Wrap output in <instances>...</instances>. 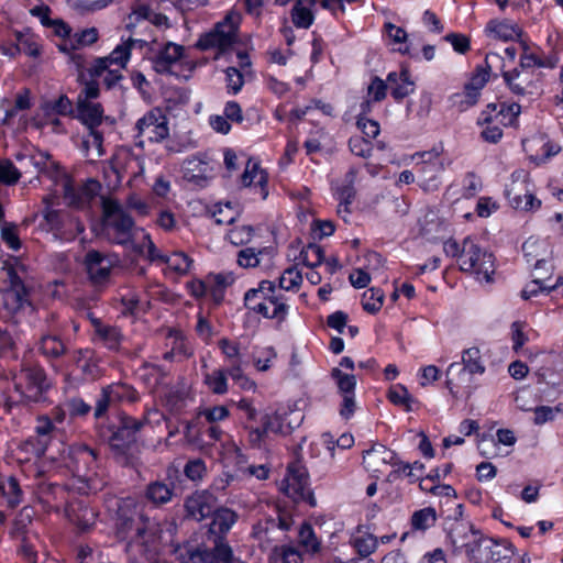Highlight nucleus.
I'll list each match as a JSON object with an SVG mask.
<instances>
[{"label":"nucleus","mask_w":563,"mask_h":563,"mask_svg":"<svg viewBox=\"0 0 563 563\" xmlns=\"http://www.w3.org/2000/svg\"><path fill=\"white\" fill-rule=\"evenodd\" d=\"M98 453L85 443H73L63 449L57 461L58 466L65 467L71 475L70 482L57 483L46 477L44 472L36 468L35 493L41 501L65 499L67 492L74 490L79 495H88L92 490L91 481L97 468Z\"/></svg>","instance_id":"obj_1"},{"label":"nucleus","mask_w":563,"mask_h":563,"mask_svg":"<svg viewBox=\"0 0 563 563\" xmlns=\"http://www.w3.org/2000/svg\"><path fill=\"white\" fill-rule=\"evenodd\" d=\"M113 525L117 539L131 548H140L142 553L147 552L155 540L150 518L132 497L118 499Z\"/></svg>","instance_id":"obj_2"},{"label":"nucleus","mask_w":563,"mask_h":563,"mask_svg":"<svg viewBox=\"0 0 563 563\" xmlns=\"http://www.w3.org/2000/svg\"><path fill=\"white\" fill-rule=\"evenodd\" d=\"M243 306L264 319L275 320L278 327L287 320L290 310L288 298L277 289L276 280L268 279L244 292Z\"/></svg>","instance_id":"obj_3"},{"label":"nucleus","mask_w":563,"mask_h":563,"mask_svg":"<svg viewBox=\"0 0 563 563\" xmlns=\"http://www.w3.org/2000/svg\"><path fill=\"white\" fill-rule=\"evenodd\" d=\"M143 426V421L126 413H121L117 423L108 424L103 437L112 457L118 464L122 466L133 465L137 452V433Z\"/></svg>","instance_id":"obj_4"},{"label":"nucleus","mask_w":563,"mask_h":563,"mask_svg":"<svg viewBox=\"0 0 563 563\" xmlns=\"http://www.w3.org/2000/svg\"><path fill=\"white\" fill-rule=\"evenodd\" d=\"M241 20L239 12L229 11L209 31L199 35L195 47L201 52L214 51L216 60L231 54L239 42Z\"/></svg>","instance_id":"obj_5"},{"label":"nucleus","mask_w":563,"mask_h":563,"mask_svg":"<svg viewBox=\"0 0 563 563\" xmlns=\"http://www.w3.org/2000/svg\"><path fill=\"white\" fill-rule=\"evenodd\" d=\"M443 250L448 256L457 257L461 271L473 273L478 282L493 280V253L483 252L470 238L463 241L462 246L456 240L449 239Z\"/></svg>","instance_id":"obj_6"},{"label":"nucleus","mask_w":563,"mask_h":563,"mask_svg":"<svg viewBox=\"0 0 563 563\" xmlns=\"http://www.w3.org/2000/svg\"><path fill=\"white\" fill-rule=\"evenodd\" d=\"M14 390L19 394V404L30 406L48 401L53 387L52 379L38 363L22 364L13 376Z\"/></svg>","instance_id":"obj_7"},{"label":"nucleus","mask_w":563,"mask_h":563,"mask_svg":"<svg viewBox=\"0 0 563 563\" xmlns=\"http://www.w3.org/2000/svg\"><path fill=\"white\" fill-rule=\"evenodd\" d=\"M134 224V219L123 209L118 200H103L101 231L109 241L120 245L131 242Z\"/></svg>","instance_id":"obj_8"},{"label":"nucleus","mask_w":563,"mask_h":563,"mask_svg":"<svg viewBox=\"0 0 563 563\" xmlns=\"http://www.w3.org/2000/svg\"><path fill=\"white\" fill-rule=\"evenodd\" d=\"M134 144L143 148L145 142L161 143L169 136L168 119L159 107H154L141 117L134 126Z\"/></svg>","instance_id":"obj_9"},{"label":"nucleus","mask_w":563,"mask_h":563,"mask_svg":"<svg viewBox=\"0 0 563 563\" xmlns=\"http://www.w3.org/2000/svg\"><path fill=\"white\" fill-rule=\"evenodd\" d=\"M280 490L295 504L303 503L310 507L317 506L313 492L309 487V474L299 462L287 466L285 478L280 483Z\"/></svg>","instance_id":"obj_10"},{"label":"nucleus","mask_w":563,"mask_h":563,"mask_svg":"<svg viewBox=\"0 0 563 563\" xmlns=\"http://www.w3.org/2000/svg\"><path fill=\"white\" fill-rule=\"evenodd\" d=\"M4 269L9 283V287L3 292L4 309L12 317L21 314L26 308L33 309L31 287L24 283L14 265L7 263Z\"/></svg>","instance_id":"obj_11"},{"label":"nucleus","mask_w":563,"mask_h":563,"mask_svg":"<svg viewBox=\"0 0 563 563\" xmlns=\"http://www.w3.org/2000/svg\"><path fill=\"white\" fill-rule=\"evenodd\" d=\"M292 428L287 423V415L278 411L264 413L260 418V426L250 424L245 427L246 442L250 449L261 450L269 433L288 434Z\"/></svg>","instance_id":"obj_12"},{"label":"nucleus","mask_w":563,"mask_h":563,"mask_svg":"<svg viewBox=\"0 0 563 563\" xmlns=\"http://www.w3.org/2000/svg\"><path fill=\"white\" fill-rule=\"evenodd\" d=\"M213 548L190 547L180 554L181 563H245L234 556L227 540H213Z\"/></svg>","instance_id":"obj_13"},{"label":"nucleus","mask_w":563,"mask_h":563,"mask_svg":"<svg viewBox=\"0 0 563 563\" xmlns=\"http://www.w3.org/2000/svg\"><path fill=\"white\" fill-rule=\"evenodd\" d=\"M505 197L516 210L532 211L541 206V201L529 190L527 173L522 169L511 174L510 184L505 186Z\"/></svg>","instance_id":"obj_14"},{"label":"nucleus","mask_w":563,"mask_h":563,"mask_svg":"<svg viewBox=\"0 0 563 563\" xmlns=\"http://www.w3.org/2000/svg\"><path fill=\"white\" fill-rule=\"evenodd\" d=\"M485 366L482 362L481 351L478 347L473 346L466 349L462 353V362H453L446 369L445 386L454 399L459 398V384L454 383L453 375L457 374L464 376L466 373L470 375L483 374Z\"/></svg>","instance_id":"obj_15"},{"label":"nucleus","mask_w":563,"mask_h":563,"mask_svg":"<svg viewBox=\"0 0 563 563\" xmlns=\"http://www.w3.org/2000/svg\"><path fill=\"white\" fill-rule=\"evenodd\" d=\"M82 264L93 286H103L110 280L114 262L109 254L91 249L86 252Z\"/></svg>","instance_id":"obj_16"},{"label":"nucleus","mask_w":563,"mask_h":563,"mask_svg":"<svg viewBox=\"0 0 563 563\" xmlns=\"http://www.w3.org/2000/svg\"><path fill=\"white\" fill-rule=\"evenodd\" d=\"M101 188L100 181L95 178H88L79 187L68 181L64 186V199L68 207L82 210L100 195Z\"/></svg>","instance_id":"obj_17"},{"label":"nucleus","mask_w":563,"mask_h":563,"mask_svg":"<svg viewBox=\"0 0 563 563\" xmlns=\"http://www.w3.org/2000/svg\"><path fill=\"white\" fill-rule=\"evenodd\" d=\"M65 512L79 533L89 531L96 525L97 512L82 500L67 501Z\"/></svg>","instance_id":"obj_18"},{"label":"nucleus","mask_w":563,"mask_h":563,"mask_svg":"<svg viewBox=\"0 0 563 563\" xmlns=\"http://www.w3.org/2000/svg\"><path fill=\"white\" fill-rule=\"evenodd\" d=\"M24 492L16 475L0 473V504L14 509L23 503Z\"/></svg>","instance_id":"obj_19"},{"label":"nucleus","mask_w":563,"mask_h":563,"mask_svg":"<svg viewBox=\"0 0 563 563\" xmlns=\"http://www.w3.org/2000/svg\"><path fill=\"white\" fill-rule=\"evenodd\" d=\"M36 349L49 364L59 361L68 351L65 341L56 333H43L37 342Z\"/></svg>","instance_id":"obj_20"},{"label":"nucleus","mask_w":563,"mask_h":563,"mask_svg":"<svg viewBox=\"0 0 563 563\" xmlns=\"http://www.w3.org/2000/svg\"><path fill=\"white\" fill-rule=\"evenodd\" d=\"M241 183L244 187L253 188L262 200L268 197V174L261 168L260 163L249 159Z\"/></svg>","instance_id":"obj_21"},{"label":"nucleus","mask_w":563,"mask_h":563,"mask_svg":"<svg viewBox=\"0 0 563 563\" xmlns=\"http://www.w3.org/2000/svg\"><path fill=\"white\" fill-rule=\"evenodd\" d=\"M185 47L183 45L168 42L153 57V68L158 74H167L172 66L184 56Z\"/></svg>","instance_id":"obj_22"},{"label":"nucleus","mask_w":563,"mask_h":563,"mask_svg":"<svg viewBox=\"0 0 563 563\" xmlns=\"http://www.w3.org/2000/svg\"><path fill=\"white\" fill-rule=\"evenodd\" d=\"M76 115L88 130L99 128L103 122L104 110L101 103L81 100L78 98L76 104Z\"/></svg>","instance_id":"obj_23"},{"label":"nucleus","mask_w":563,"mask_h":563,"mask_svg":"<svg viewBox=\"0 0 563 563\" xmlns=\"http://www.w3.org/2000/svg\"><path fill=\"white\" fill-rule=\"evenodd\" d=\"M236 520L238 515L235 511L227 507H220L211 514L209 532L214 536V540H225L227 533Z\"/></svg>","instance_id":"obj_24"},{"label":"nucleus","mask_w":563,"mask_h":563,"mask_svg":"<svg viewBox=\"0 0 563 563\" xmlns=\"http://www.w3.org/2000/svg\"><path fill=\"white\" fill-rule=\"evenodd\" d=\"M474 540L467 547V555L472 563H493V538L473 532Z\"/></svg>","instance_id":"obj_25"},{"label":"nucleus","mask_w":563,"mask_h":563,"mask_svg":"<svg viewBox=\"0 0 563 563\" xmlns=\"http://www.w3.org/2000/svg\"><path fill=\"white\" fill-rule=\"evenodd\" d=\"M390 96L399 102L415 91V82L410 79V73L401 69L399 73L390 71L387 75Z\"/></svg>","instance_id":"obj_26"},{"label":"nucleus","mask_w":563,"mask_h":563,"mask_svg":"<svg viewBox=\"0 0 563 563\" xmlns=\"http://www.w3.org/2000/svg\"><path fill=\"white\" fill-rule=\"evenodd\" d=\"M123 335L117 325L93 321V341H98L109 351H119Z\"/></svg>","instance_id":"obj_27"},{"label":"nucleus","mask_w":563,"mask_h":563,"mask_svg":"<svg viewBox=\"0 0 563 563\" xmlns=\"http://www.w3.org/2000/svg\"><path fill=\"white\" fill-rule=\"evenodd\" d=\"M33 166L37 169L38 174L45 176L49 180L57 181L62 174V165L53 159V156L46 151H38L36 155L31 157Z\"/></svg>","instance_id":"obj_28"},{"label":"nucleus","mask_w":563,"mask_h":563,"mask_svg":"<svg viewBox=\"0 0 563 563\" xmlns=\"http://www.w3.org/2000/svg\"><path fill=\"white\" fill-rule=\"evenodd\" d=\"M317 0H297L290 10V16L297 29H309L314 22L312 7Z\"/></svg>","instance_id":"obj_29"},{"label":"nucleus","mask_w":563,"mask_h":563,"mask_svg":"<svg viewBox=\"0 0 563 563\" xmlns=\"http://www.w3.org/2000/svg\"><path fill=\"white\" fill-rule=\"evenodd\" d=\"M184 507L186 517L197 521H201L212 514V507L208 501V497L203 494H194L187 497Z\"/></svg>","instance_id":"obj_30"},{"label":"nucleus","mask_w":563,"mask_h":563,"mask_svg":"<svg viewBox=\"0 0 563 563\" xmlns=\"http://www.w3.org/2000/svg\"><path fill=\"white\" fill-rule=\"evenodd\" d=\"M173 495L174 486L161 481L151 482L144 493L146 500L156 507L169 503Z\"/></svg>","instance_id":"obj_31"},{"label":"nucleus","mask_w":563,"mask_h":563,"mask_svg":"<svg viewBox=\"0 0 563 563\" xmlns=\"http://www.w3.org/2000/svg\"><path fill=\"white\" fill-rule=\"evenodd\" d=\"M45 207L42 210L43 223L41 227L55 236L62 235L64 231V213L62 210L53 209L47 198L44 199Z\"/></svg>","instance_id":"obj_32"},{"label":"nucleus","mask_w":563,"mask_h":563,"mask_svg":"<svg viewBox=\"0 0 563 563\" xmlns=\"http://www.w3.org/2000/svg\"><path fill=\"white\" fill-rule=\"evenodd\" d=\"M13 35L21 47V53L37 58L42 54V46L38 43V36L35 35L30 27L22 31L14 30Z\"/></svg>","instance_id":"obj_33"},{"label":"nucleus","mask_w":563,"mask_h":563,"mask_svg":"<svg viewBox=\"0 0 563 563\" xmlns=\"http://www.w3.org/2000/svg\"><path fill=\"white\" fill-rule=\"evenodd\" d=\"M106 387L111 395L114 406L122 404H135L140 400V394L132 385L125 383H112L106 385Z\"/></svg>","instance_id":"obj_34"},{"label":"nucleus","mask_w":563,"mask_h":563,"mask_svg":"<svg viewBox=\"0 0 563 563\" xmlns=\"http://www.w3.org/2000/svg\"><path fill=\"white\" fill-rule=\"evenodd\" d=\"M231 282L222 274H210L207 277L208 292L214 307H219L223 303L225 298L227 288Z\"/></svg>","instance_id":"obj_35"},{"label":"nucleus","mask_w":563,"mask_h":563,"mask_svg":"<svg viewBox=\"0 0 563 563\" xmlns=\"http://www.w3.org/2000/svg\"><path fill=\"white\" fill-rule=\"evenodd\" d=\"M275 252L273 246L244 247L238 252V264L243 268H254L260 265V256H272Z\"/></svg>","instance_id":"obj_36"},{"label":"nucleus","mask_w":563,"mask_h":563,"mask_svg":"<svg viewBox=\"0 0 563 563\" xmlns=\"http://www.w3.org/2000/svg\"><path fill=\"white\" fill-rule=\"evenodd\" d=\"M41 110L44 117L49 115H74V108L71 100L67 95H60L57 99L45 100L41 103Z\"/></svg>","instance_id":"obj_37"},{"label":"nucleus","mask_w":563,"mask_h":563,"mask_svg":"<svg viewBox=\"0 0 563 563\" xmlns=\"http://www.w3.org/2000/svg\"><path fill=\"white\" fill-rule=\"evenodd\" d=\"M48 449V444L38 439V437L30 435L23 440L18 450L21 454H25L24 461L30 462L31 460H40L43 457Z\"/></svg>","instance_id":"obj_38"},{"label":"nucleus","mask_w":563,"mask_h":563,"mask_svg":"<svg viewBox=\"0 0 563 563\" xmlns=\"http://www.w3.org/2000/svg\"><path fill=\"white\" fill-rule=\"evenodd\" d=\"M76 365L86 379H96L100 375V367L93 357V352L88 349H80L77 352Z\"/></svg>","instance_id":"obj_39"},{"label":"nucleus","mask_w":563,"mask_h":563,"mask_svg":"<svg viewBox=\"0 0 563 563\" xmlns=\"http://www.w3.org/2000/svg\"><path fill=\"white\" fill-rule=\"evenodd\" d=\"M298 543L306 553L316 554L321 551V541L317 538L311 523L305 521L298 531Z\"/></svg>","instance_id":"obj_40"},{"label":"nucleus","mask_w":563,"mask_h":563,"mask_svg":"<svg viewBox=\"0 0 563 563\" xmlns=\"http://www.w3.org/2000/svg\"><path fill=\"white\" fill-rule=\"evenodd\" d=\"M230 417V410L224 405H214L199 409L196 417L192 419V423H218L224 421Z\"/></svg>","instance_id":"obj_41"},{"label":"nucleus","mask_w":563,"mask_h":563,"mask_svg":"<svg viewBox=\"0 0 563 563\" xmlns=\"http://www.w3.org/2000/svg\"><path fill=\"white\" fill-rule=\"evenodd\" d=\"M488 56L485 57V66L477 65L473 73L471 74V77L467 82H465L464 87L466 90H470L474 93H476L478 97H481V91L485 87V85L488 82L490 74V66L488 64Z\"/></svg>","instance_id":"obj_42"},{"label":"nucleus","mask_w":563,"mask_h":563,"mask_svg":"<svg viewBox=\"0 0 563 563\" xmlns=\"http://www.w3.org/2000/svg\"><path fill=\"white\" fill-rule=\"evenodd\" d=\"M136 43L142 44L143 41L129 38L122 42L121 44L117 45L108 56H104L106 60L109 65L115 64L124 68L130 60L132 48Z\"/></svg>","instance_id":"obj_43"},{"label":"nucleus","mask_w":563,"mask_h":563,"mask_svg":"<svg viewBox=\"0 0 563 563\" xmlns=\"http://www.w3.org/2000/svg\"><path fill=\"white\" fill-rule=\"evenodd\" d=\"M64 401L68 413V422L86 419L92 411L91 405L80 396L68 397Z\"/></svg>","instance_id":"obj_44"},{"label":"nucleus","mask_w":563,"mask_h":563,"mask_svg":"<svg viewBox=\"0 0 563 563\" xmlns=\"http://www.w3.org/2000/svg\"><path fill=\"white\" fill-rule=\"evenodd\" d=\"M333 197L339 202L338 213L342 211L351 213V206L356 197V189L355 187L340 184L333 187Z\"/></svg>","instance_id":"obj_45"},{"label":"nucleus","mask_w":563,"mask_h":563,"mask_svg":"<svg viewBox=\"0 0 563 563\" xmlns=\"http://www.w3.org/2000/svg\"><path fill=\"white\" fill-rule=\"evenodd\" d=\"M384 29L390 43L399 46L394 47V51L399 52L402 55L409 54V45H408V34L405 29L401 26H397L391 22H387L384 24Z\"/></svg>","instance_id":"obj_46"},{"label":"nucleus","mask_w":563,"mask_h":563,"mask_svg":"<svg viewBox=\"0 0 563 563\" xmlns=\"http://www.w3.org/2000/svg\"><path fill=\"white\" fill-rule=\"evenodd\" d=\"M521 33L522 31L516 22H495V38H497L498 42L519 43Z\"/></svg>","instance_id":"obj_47"},{"label":"nucleus","mask_w":563,"mask_h":563,"mask_svg":"<svg viewBox=\"0 0 563 563\" xmlns=\"http://www.w3.org/2000/svg\"><path fill=\"white\" fill-rule=\"evenodd\" d=\"M167 339H172V350L183 358L192 356L194 351L185 333L180 329L170 328L167 332Z\"/></svg>","instance_id":"obj_48"},{"label":"nucleus","mask_w":563,"mask_h":563,"mask_svg":"<svg viewBox=\"0 0 563 563\" xmlns=\"http://www.w3.org/2000/svg\"><path fill=\"white\" fill-rule=\"evenodd\" d=\"M437 511L432 507L416 510L410 519L412 530L426 531L435 525Z\"/></svg>","instance_id":"obj_49"},{"label":"nucleus","mask_w":563,"mask_h":563,"mask_svg":"<svg viewBox=\"0 0 563 563\" xmlns=\"http://www.w3.org/2000/svg\"><path fill=\"white\" fill-rule=\"evenodd\" d=\"M331 377L335 382L339 395H355L356 377L353 374H346L339 367L331 369Z\"/></svg>","instance_id":"obj_50"},{"label":"nucleus","mask_w":563,"mask_h":563,"mask_svg":"<svg viewBox=\"0 0 563 563\" xmlns=\"http://www.w3.org/2000/svg\"><path fill=\"white\" fill-rule=\"evenodd\" d=\"M324 250L317 243H308L299 253V260L309 268H316L324 262Z\"/></svg>","instance_id":"obj_51"},{"label":"nucleus","mask_w":563,"mask_h":563,"mask_svg":"<svg viewBox=\"0 0 563 563\" xmlns=\"http://www.w3.org/2000/svg\"><path fill=\"white\" fill-rule=\"evenodd\" d=\"M203 383L214 395H224L228 393V377L223 368L213 369L205 375Z\"/></svg>","instance_id":"obj_52"},{"label":"nucleus","mask_w":563,"mask_h":563,"mask_svg":"<svg viewBox=\"0 0 563 563\" xmlns=\"http://www.w3.org/2000/svg\"><path fill=\"white\" fill-rule=\"evenodd\" d=\"M543 249V243L539 242L538 240L528 239L522 244V252L523 256L527 260V263H530L532 261H536L534 263V271H540L548 265V262L543 257H539L542 255L540 251Z\"/></svg>","instance_id":"obj_53"},{"label":"nucleus","mask_w":563,"mask_h":563,"mask_svg":"<svg viewBox=\"0 0 563 563\" xmlns=\"http://www.w3.org/2000/svg\"><path fill=\"white\" fill-rule=\"evenodd\" d=\"M169 269L174 271L179 275H186L189 273L194 261L186 253L178 251L174 252L170 255H166L165 262Z\"/></svg>","instance_id":"obj_54"},{"label":"nucleus","mask_w":563,"mask_h":563,"mask_svg":"<svg viewBox=\"0 0 563 563\" xmlns=\"http://www.w3.org/2000/svg\"><path fill=\"white\" fill-rule=\"evenodd\" d=\"M351 544L360 556L367 558L377 549L378 540L372 533H364L362 536L354 537L351 540Z\"/></svg>","instance_id":"obj_55"},{"label":"nucleus","mask_w":563,"mask_h":563,"mask_svg":"<svg viewBox=\"0 0 563 563\" xmlns=\"http://www.w3.org/2000/svg\"><path fill=\"white\" fill-rule=\"evenodd\" d=\"M387 399L395 406H402L407 412L412 411L411 402L413 401V398L408 389L401 384L391 386L388 389Z\"/></svg>","instance_id":"obj_56"},{"label":"nucleus","mask_w":563,"mask_h":563,"mask_svg":"<svg viewBox=\"0 0 563 563\" xmlns=\"http://www.w3.org/2000/svg\"><path fill=\"white\" fill-rule=\"evenodd\" d=\"M350 152L357 157L367 159L372 156L374 144L373 141L362 136L352 135L347 141Z\"/></svg>","instance_id":"obj_57"},{"label":"nucleus","mask_w":563,"mask_h":563,"mask_svg":"<svg viewBox=\"0 0 563 563\" xmlns=\"http://www.w3.org/2000/svg\"><path fill=\"white\" fill-rule=\"evenodd\" d=\"M479 100V97L465 88L461 92L452 93L449 97V102L452 108L459 112H464L470 108L474 107Z\"/></svg>","instance_id":"obj_58"},{"label":"nucleus","mask_w":563,"mask_h":563,"mask_svg":"<svg viewBox=\"0 0 563 563\" xmlns=\"http://www.w3.org/2000/svg\"><path fill=\"white\" fill-rule=\"evenodd\" d=\"M384 303V291L380 288H369L363 294L362 307L371 314L377 313Z\"/></svg>","instance_id":"obj_59"},{"label":"nucleus","mask_w":563,"mask_h":563,"mask_svg":"<svg viewBox=\"0 0 563 563\" xmlns=\"http://www.w3.org/2000/svg\"><path fill=\"white\" fill-rule=\"evenodd\" d=\"M57 427L48 419L46 415H38L35 418L34 435L49 445Z\"/></svg>","instance_id":"obj_60"},{"label":"nucleus","mask_w":563,"mask_h":563,"mask_svg":"<svg viewBox=\"0 0 563 563\" xmlns=\"http://www.w3.org/2000/svg\"><path fill=\"white\" fill-rule=\"evenodd\" d=\"M232 404L243 413L242 429L245 432L246 426L254 424L257 421L258 410L254 406L252 398L242 397L239 401H232Z\"/></svg>","instance_id":"obj_61"},{"label":"nucleus","mask_w":563,"mask_h":563,"mask_svg":"<svg viewBox=\"0 0 563 563\" xmlns=\"http://www.w3.org/2000/svg\"><path fill=\"white\" fill-rule=\"evenodd\" d=\"M1 240L12 251H19L22 246L18 225L13 222H4L1 225Z\"/></svg>","instance_id":"obj_62"},{"label":"nucleus","mask_w":563,"mask_h":563,"mask_svg":"<svg viewBox=\"0 0 563 563\" xmlns=\"http://www.w3.org/2000/svg\"><path fill=\"white\" fill-rule=\"evenodd\" d=\"M21 172L8 158L0 161V184L5 186H13L19 183Z\"/></svg>","instance_id":"obj_63"},{"label":"nucleus","mask_w":563,"mask_h":563,"mask_svg":"<svg viewBox=\"0 0 563 563\" xmlns=\"http://www.w3.org/2000/svg\"><path fill=\"white\" fill-rule=\"evenodd\" d=\"M302 283V276L299 272H295L294 268H287L284 274L277 279L276 285L279 291L282 290H295L299 288Z\"/></svg>","instance_id":"obj_64"}]
</instances>
